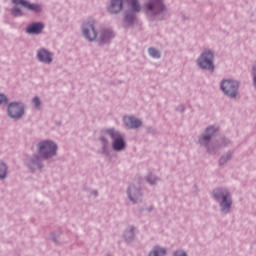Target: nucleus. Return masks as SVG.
I'll list each match as a JSON object with an SVG mask.
<instances>
[{"instance_id": "25", "label": "nucleus", "mask_w": 256, "mask_h": 256, "mask_svg": "<svg viewBox=\"0 0 256 256\" xmlns=\"http://www.w3.org/2000/svg\"><path fill=\"white\" fill-rule=\"evenodd\" d=\"M131 190H132V188L130 187V188H129V191H131Z\"/></svg>"}, {"instance_id": "24", "label": "nucleus", "mask_w": 256, "mask_h": 256, "mask_svg": "<svg viewBox=\"0 0 256 256\" xmlns=\"http://www.w3.org/2000/svg\"><path fill=\"white\" fill-rule=\"evenodd\" d=\"M148 182H149L150 185H154L155 180L151 181V179H148Z\"/></svg>"}, {"instance_id": "14", "label": "nucleus", "mask_w": 256, "mask_h": 256, "mask_svg": "<svg viewBox=\"0 0 256 256\" xmlns=\"http://www.w3.org/2000/svg\"><path fill=\"white\" fill-rule=\"evenodd\" d=\"M113 31L111 30H103L100 34L101 43H107L113 37Z\"/></svg>"}, {"instance_id": "16", "label": "nucleus", "mask_w": 256, "mask_h": 256, "mask_svg": "<svg viewBox=\"0 0 256 256\" xmlns=\"http://www.w3.org/2000/svg\"><path fill=\"white\" fill-rule=\"evenodd\" d=\"M7 177V166L3 163L0 164V179Z\"/></svg>"}, {"instance_id": "15", "label": "nucleus", "mask_w": 256, "mask_h": 256, "mask_svg": "<svg viewBox=\"0 0 256 256\" xmlns=\"http://www.w3.org/2000/svg\"><path fill=\"white\" fill-rule=\"evenodd\" d=\"M218 130H219V128H215L214 126L207 128L206 135L203 136L202 140L209 141V139H211V137L213 136V133H215Z\"/></svg>"}, {"instance_id": "21", "label": "nucleus", "mask_w": 256, "mask_h": 256, "mask_svg": "<svg viewBox=\"0 0 256 256\" xmlns=\"http://www.w3.org/2000/svg\"><path fill=\"white\" fill-rule=\"evenodd\" d=\"M128 197H129L130 201L135 203V199L133 198V196H131V192L128 193Z\"/></svg>"}, {"instance_id": "10", "label": "nucleus", "mask_w": 256, "mask_h": 256, "mask_svg": "<svg viewBox=\"0 0 256 256\" xmlns=\"http://www.w3.org/2000/svg\"><path fill=\"white\" fill-rule=\"evenodd\" d=\"M148 11H152L154 14L161 13L163 11L164 6L161 0H151L147 4Z\"/></svg>"}, {"instance_id": "3", "label": "nucleus", "mask_w": 256, "mask_h": 256, "mask_svg": "<svg viewBox=\"0 0 256 256\" xmlns=\"http://www.w3.org/2000/svg\"><path fill=\"white\" fill-rule=\"evenodd\" d=\"M38 153L42 159H49L57 153V145L52 141H44L38 144Z\"/></svg>"}, {"instance_id": "9", "label": "nucleus", "mask_w": 256, "mask_h": 256, "mask_svg": "<svg viewBox=\"0 0 256 256\" xmlns=\"http://www.w3.org/2000/svg\"><path fill=\"white\" fill-rule=\"evenodd\" d=\"M83 35L88 41H95L97 39V32H95L93 24H84Z\"/></svg>"}, {"instance_id": "8", "label": "nucleus", "mask_w": 256, "mask_h": 256, "mask_svg": "<svg viewBox=\"0 0 256 256\" xmlns=\"http://www.w3.org/2000/svg\"><path fill=\"white\" fill-rule=\"evenodd\" d=\"M23 113H25L23 105L16 102L9 104L8 115L12 119H21V117H23Z\"/></svg>"}, {"instance_id": "17", "label": "nucleus", "mask_w": 256, "mask_h": 256, "mask_svg": "<svg viewBox=\"0 0 256 256\" xmlns=\"http://www.w3.org/2000/svg\"><path fill=\"white\" fill-rule=\"evenodd\" d=\"M148 53L149 55H151V57H154L155 59H159L160 57L159 52L155 48H149Z\"/></svg>"}, {"instance_id": "5", "label": "nucleus", "mask_w": 256, "mask_h": 256, "mask_svg": "<svg viewBox=\"0 0 256 256\" xmlns=\"http://www.w3.org/2000/svg\"><path fill=\"white\" fill-rule=\"evenodd\" d=\"M214 196L216 199H220V197L222 198V211L224 213L229 212V207H231V198H229V192L223 189H216L214 190Z\"/></svg>"}, {"instance_id": "1", "label": "nucleus", "mask_w": 256, "mask_h": 256, "mask_svg": "<svg viewBox=\"0 0 256 256\" xmlns=\"http://www.w3.org/2000/svg\"><path fill=\"white\" fill-rule=\"evenodd\" d=\"M128 3L131 11H134V13H139L141 11V6L139 5V2L137 0H111V4L108 7V12H110L112 15H115L123 9V3Z\"/></svg>"}, {"instance_id": "11", "label": "nucleus", "mask_w": 256, "mask_h": 256, "mask_svg": "<svg viewBox=\"0 0 256 256\" xmlns=\"http://www.w3.org/2000/svg\"><path fill=\"white\" fill-rule=\"evenodd\" d=\"M126 127L130 129H137V127H141V121L136 119L135 117L127 116L123 119Z\"/></svg>"}, {"instance_id": "4", "label": "nucleus", "mask_w": 256, "mask_h": 256, "mask_svg": "<svg viewBox=\"0 0 256 256\" xmlns=\"http://www.w3.org/2000/svg\"><path fill=\"white\" fill-rule=\"evenodd\" d=\"M198 65L201 69H206L207 71H213L215 67L213 66V52L204 51L198 59Z\"/></svg>"}, {"instance_id": "6", "label": "nucleus", "mask_w": 256, "mask_h": 256, "mask_svg": "<svg viewBox=\"0 0 256 256\" xmlns=\"http://www.w3.org/2000/svg\"><path fill=\"white\" fill-rule=\"evenodd\" d=\"M237 87H239V84L233 80H224L221 83V90L228 97H235L237 95Z\"/></svg>"}, {"instance_id": "18", "label": "nucleus", "mask_w": 256, "mask_h": 256, "mask_svg": "<svg viewBox=\"0 0 256 256\" xmlns=\"http://www.w3.org/2000/svg\"><path fill=\"white\" fill-rule=\"evenodd\" d=\"M32 103L34 104V107H36V109H39L40 105H41V100H39L38 97H35L33 100H32Z\"/></svg>"}, {"instance_id": "26", "label": "nucleus", "mask_w": 256, "mask_h": 256, "mask_svg": "<svg viewBox=\"0 0 256 256\" xmlns=\"http://www.w3.org/2000/svg\"><path fill=\"white\" fill-rule=\"evenodd\" d=\"M227 159H231V157H227Z\"/></svg>"}, {"instance_id": "13", "label": "nucleus", "mask_w": 256, "mask_h": 256, "mask_svg": "<svg viewBox=\"0 0 256 256\" xmlns=\"http://www.w3.org/2000/svg\"><path fill=\"white\" fill-rule=\"evenodd\" d=\"M41 31H43L42 23H34L26 29V33H32L35 35H39V33H41Z\"/></svg>"}, {"instance_id": "12", "label": "nucleus", "mask_w": 256, "mask_h": 256, "mask_svg": "<svg viewBox=\"0 0 256 256\" xmlns=\"http://www.w3.org/2000/svg\"><path fill=\"white\" fill-rule=\"evenodd\" d=\"M37 56L39 61H42L43 63H51V61H53V59L51 58V53H49L45 49H41L40 51H38Z\"/></svg>"}, {"instance_id": "2", "label": "nucleus", "mask_w": 256, "mask_h": 256, "mask_svg": "<svg viewBox=\"0 0 256 256\" xmlns=\"http://www.w3.org/2000/svg\"><path fill=\"white\" fill-rule=\"evenodd\" d=\"M14 7L11 10L12 15L14 17H21L23 15V10L19 9L17 5H21V7H24V9H28V11H34L35 13H39L41 11V6L39 4H31L27 0H12Z\"/></svg>"}, {"instance_id": "23", "label": "nucleus", "mask_w": 256, "mask_h": 256, "mask_svg": "<svg viewBox=\"0 0 256 256\" xmlns=\"http://www.w3.org/2000/svg\"><path fill=\"white\" fill-rule=\"evenodd\" d=\"M225 161H227V159H225V157H222V158L220 159V165H223V163H225Z\"/></svg>"}, {"instance_id": "7", "label": "nucleus", "mask_w": 256, "mask_h": 256, "mask_svg": "<svg viewBox=\"0 0 256 256\" xmlns=\"http://www.w3.org/2000/svg\"><path fill=\"white\" fill-rule=\"evenodd\" d=\"M106 133L109 135V137H111V139H114L113 149L115 151H121V149L125 147V141H123V137L120 133L116 132L115 130H107Z\"/></svg>"}, {"instance_id": "22", "label": "nucleus", "mask_w": 256, "mask_h": 256, "mask_svg": "<svg viewBox=\"0 0 256 256\" xmlns=\"http://www.w3.org/2000/svg\"><path fill=\"white\" fill-rule=\"evenodd\" d=\"M134 18L133 17H131V16H129V14H127L126 15V21H132Z\"/></svg>"}, {"instance_id": "19", "label": "nucleus", "mask_w": 256, "mask_h": 256, "mask_svg": "<svg viewBox=\"0 0 256 256\" xmlns=\"http://www.w3.org/2000/svg\"><path fill=\"white\" fill-rule=\"evenodd\" d=\"M7 103V96L0 94V105H6Z\"/></svg>"}, {"instance_id": "20", "label": "nucleus", "mask_w": 256, "mask_h": 256, "mask_svg": "<svg viewBox=\"0 0 256 256\" xmlns=\"http://www.w3.org/2000/svg\"><path fill=\"white\" fill-rule=\"evenodd\" d=\"M174 256H187V254L182 250H177L176 252H174Z\"/></svg>"}]
</instances>
